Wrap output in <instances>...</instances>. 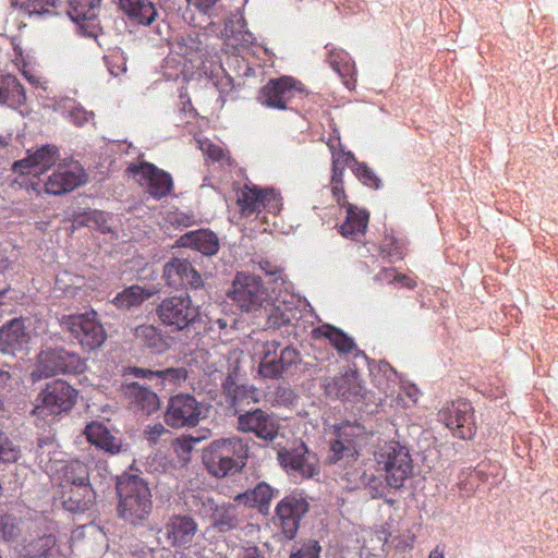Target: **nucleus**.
<instances>
[{
  "label": "nucleus",
  "mask_w": 558,
  "mask_h": 558,
  "mask_svg": "<svg viewBox=\"0 0 558 558\" xmlns=\"http://www.w3.org/2000/svg\"><path fill=\"white\" fill-rule=\"evenodd\" d=\"M116 489L119 518L134 526L144 525L153 509L147 481L138 474L123 473L117 477Z\"/></svg>",
  "instance_id": "nucleus-1"
},
{
  "label": "nucleus",
  "mask_w": 558,
  "mask_h": 558,
  "mask_svg": "<svg viewBox=\"0 0 558 558\" xmlns=\"http://www.w3.org/2000/svg\"><path fill=\"white\" fill-rule=\"evenodd\" d=\"M248 445L239 436L219 438L203 449L202 462L208 473L225 478L240 473L246 464Z\"/></svg>",
  "instance_id": "nucleus-2"
},
{
  "label": "nucleus",
  "mask_w": 558,
  "mask_h": 558,
  "mask_svg": "<svg viewBox=\"0 0 558 558\" xmlns=\"http://www.w3.org/2000/svg\"><path fill=\"white\" fill-rule=\"evenodd\" d=\"M60 324L84 349L93 351L106 340V331L93 310L85 313L62 315Z\"/></svg>",
  "instance_id": "nucleus-3"
},
{
  "label": "nucleus",
  "mask_w": 558,
  "mask_h": 558,
  "mask_svg": "<svg viewBox=\"0 0 558 558\" xmlns=\"http://www.w3.org/2000/svg\"><path fill=\"white\" fill-rule=\"evenodd\" d=\"M376 463L385 472L387 485L401 488L412 475V459L407 448L398 444H389L376 454Z\"/></svg>",
  "instance_id": "nucleus-4"
},
{
  "label": "nucleus",
  "mask_w": 558,
  "mask_h": 558,
  "mask_svg": "<svg viewBox=\"0 0 558 558\" xmlns=\"http://www.w3.org/2000/svg\"><path fill=\"white\" fill-rule=\"evenodd\" d=\"M235 416L239 432L253 434L266 445L274 442L281 429L279 417L259 408L244 412L235 410Z\"/></svg>",
  "instance_id": "nucleus-5"
},
{
  "label": "nucleus",
  "mask_w": 558,
  "mask_h": 558,
  "mask_svg": "<svg viewBox=\"0 0 558 558\" xmlns=\"http://www.w3.org/2000/svg\"><path fill=\"white\" fill-rule=\"evenodd\" d=\"M209 404L198 402L191 395H177L169 399L165 422L171 427H193L207 416Z\"/></svg>",
  "instance_id": "nucleus-6"
},
{
  "label": "nucleus",
  "mask_w": 558,
  "mask_h": 558,
  "mask_svg": "<svg viewBox=\"0 0 558 558\" xmlns=\"http://www.w3.org/2000/svg\"><path fill=\"white\" fill-rule=\"evenodd\" d=\"M85 364L77 354L63 349L44 351L38 355L36 369L32 373L34 379L51 377L59 374L82 373Z\"/></svg>",
  "instance_id": "nucleus-7"
},
{
  "label": "nucleus",
  "mask_w": 558,
  "mask_h": 558,
  "mask_svg": "<svg viewBox=\"0 0 558 558\" xmlns=\"http://www.w3.org/2000/svg\"><path fill=\"white\" fill-rule=\"evenodd\" d=\"M156 314L163 325L183 330L194 323L198 311L192 304L190 295L184 293L163 299L156 308Z\"/></svg>",
  "instance_id": "nucleus-8"
},
{
  "label": "nucleus",
  "mask_w": 558,
  "mask_h": 558,
  "mask_svg": "<svg viewBox=\"0 0 558 558\" xmlns=\"http://www.w3.org/2000/svg\"><path fill=\"white\" fill-rule=\"evenodd\" d=\"M228 296L243 311L250 312L262 307L268 292L259 277L241 272L234 278Z\"/></svg>",
  "instance_id": "nucleus-9"
},
{
  "label": "nucleus",
  "mask_w": 558,
  "mask_h": 558,
  "mask_svg": "<svg viewBox=\"0 0 558 558\" xmlns=\"http://www.w3.org/2000/svg\"><path fill=\"white\" fill-rule=\"evenodd\" d=\"M133 174L141 186L155 198H161L170 194L173 183L172 178L166 171L155 165L142 161L138 165L131 163L126 170Z\"/></svg>",
  "instance_id": "nucleus-10"
},
{
  "label": "nucleus",
  "mask_w": 558,
  "mask_h": 558,
  "mask_svg": "<svg viewBox=\"0 0 558 558\" xmlns=\"http://www.w3.org/2000/svg\"><path fill=\"white\" fill-rule=\"evenodd\" d=\"M301 83L290 76L270 80L262 87L259 100L263 105L280 110L289 109L293 98L303 94Z\"/></svg>",
  "instance_id": "nucleus-11"
},
{
  "label": "nucleus",
  "mask_w": 558,
  "mask_h": 558,
  "mask_svg": "<svg viewBox=\"0 0 558 558\" xmlns=\"http://www.w3.org/2000/svg\"><path fill=\"white\" fill-rule=\"evenodd\" d=\"M277 458L284 470L303 478H312L318 473V459L304 442L289 449L281 448Z\"/></svg>",
  "instance_id": "nucleus-12"
},
{
  "label": "nucleus",
  "mask_w": 558,
  "mask_h": 558,
  "mask_svg": "<svg viewBox=\"0 0 558 558\" xmlns=\"http://www.w3.org/2000/svg\"><path fill=\"white\" fill-rule=\"evenodd\" d=\"M439 420L461 439H471L474 434L473 409L470 402L458 400L438 413Z\"/></svg>",
  "instance_id": "nucleus-13"
},
{
  "label": "nucleus",
  "mask_w": 558,
  "mask_h": 558,
  "mask_svg": "<svg viewBox=\"0 0 558 558\" xmlns=\"http://www.w3.org/2000/svg\"><path fill=\"white\" fill-rule=\"evenodd\" d=\"M77 392L68 383L54 380L49 383L40 395L41 404L35 411H45L48 414H60L72 409L76 401Z\"/></svg>",
  "instance_id": "nucleus-14"
},
{
  "label": "nucleus",
  "mask_w": 558,
  "mask_h": 558,
  "mask_svg": "<svg viewBox=\"0 0 558 558\" xmlns=\"http://www.w3.org/2000/svg\"><path fill=\"white\" fill-rule=\"evenodd\" d=\"M197 531L198 525L192 517L173 514L157 533L163 535L169 546L189 547Z\"/></svg>",
  "instance_id": "nucleus-15"
},
{
  "label": "nucleus",
  "mask_w": 558,
  "mask_h": 558,
  "mask_svg": "<svg viewBox=\"0 0 558 558\" xmlns=\"http://www.w3.org/2000/svg\"><path fill=\"white\" fill-rule=\"evenodd\" d=\"M163 279L171 288L199 289L204 286L202 275L185 258H172L163 266Z\"/></svg>",
  "instance_id": "nucleus-16"
},
{
  "label": "nucleus",
  "mask_w": 558,
  "mask_h": 558,
  "mask_svg": "<svg viewBox=\"0 0 558 558\" xmlns=\"http://www.w3.org/2000/svg\"><path fill=\"white\" fill-rule=\"evenodd\" d=\"M85 182V173L76 162L71 165H59L45 183V191L48 194L61 195L69 193Z\"/></svg>",
  "instance_id": "nucleus-17"
},
{
  "label": "nucleus",
  "mask_w": 558,
  "mask_h": 558,
  "mask_svg": "<svg viewBox=\"0 0 558 558\" xmlns=\"http://www.w3.org/2000/svg\"><path fill=\"white\" fill-rule=\"evenodd\" d=\"M325 392L330 397L356 403L364 399L365 389L359 380L355 371H350L335 377L325 384Z\"/></svg>",
  "instance_id": "nucleus-18"
},
{
  "label": "nucleus",
  "mask_w": 558,
  "mask_h": 558,
  "mask_svg": "<svg viewBox=\"0 0 558 558\" xmlns=\"http://www.w3.org/2000/svg\"><path fill=\"white\" fill-rule=\"evenodd\" d=\"M308 511V504L303 498L286 497L276 508L282 533L288 539L294 537L301 518Z\"/></svg>",
  "instance_id": "nucleus-19"
},
{
  "label": "nucleus",
  "mask_w": 558,
  "mask_h": 558,
  "mask_svg": "<svg viewBox=\"0 0 558 558\" xmlns=\"http://www.w3.org/2000/svg\"><path fill=\"white\" fill-rule=\"evenodd\" d=\"M31 333L25 320L14 318L0 328V352L15 355L26 349Z\"/></svg>",
  "instance_id": "nucleus-20"
},
{
  "label": "nucleus",
  "mask_w": 558,
  "mask_h": 558,
  "mask_svg": "<svg viewBox=\"0 0 558 558\" xmlns=\"http://www.w3.org/2000/svg\"><path fill=\"white\" fill-rule=\"evenodd\" d=\"M301 363L300 352L292 345L284 347L271 361L258 365V374L264 378L279 379L290 374Z\"/></svg>",
  "instance_id": "nucleus-21"
},
{
  "label": "nucleus",
  "mask_w": 558,
  "mask_h": 558,
  "mask_svg": "<svg viewBox=\"0 0 558 558\" xmlns=\"http://www.w3.org/2000/svg\"><path fill=\"white\" fill-rule=\"evenodd\" d=\"M57 160L58 148L52 145H47L36 150L33 155L15 161L13 169L16 172L20 171L24 173L26 171L37 177L54 166Z\"/></svg>",
  "instance_id": "nucleus-22"
},
{
  "label": "nucleus",
  "mask_w": 558,
  "mask_h": 558,
  "mask_svg": "<svg viewBox=\"0 0 558 558\" xmlns=\"http://www.w3.org/2000/svg\"><path fill=\"white\" fill-rule=\"evenodd\" d=\"M136 377L148 379L155 388L172 389L187 378L184 367H168L163 369L140 368L133 369Z\"/></svg>",
  "instance_id": "nucleus-23"
},
{
  "label": "nucleus",
  "mask_w": 558,
  "mask_h": 558,
  "mask_svg": "<svg viewBox=\"0 0 558 558\" xmlns=\"http://www.w3.org/2000/svg\"><path fill=\"white\" fill-rule=\"evenodd\" d=\"M62 505L70 512H83L92 508L96 500V492L90 485H78L62 488Z\"/></svg>",
  "instance_id": "nucleus-24"
},
{
  "label": "nucleus",
  "mask_w": 558,
  "mask_h": 558,
  "mask_svg": "<svg viewBox=\"0 0 558 558\" xmlns=\"http://www.w3.org/2000/svg\"><path fill=\"white\" fill-rule=\"evenodd\" d=\"M123 391L135 410L141 411L144 415L153 414L160 407L157 393L138 383H130L125 385L123 387Z\"/></svg>",
  "instance_id": "nucleus-25"
},
{
  "label": "nucleus",
  "mask_w": 558,
  "mask_h": 558,
  "mask_svg": "<svg viewBox=\"0 0 558 558\" xmlns=\"http://www.w3.org/2000/svg\"><path fill=\"white\" fill-rule=\"evenodd\" d=\"M270 202H275L272 191L260 190L257 187L244 186L239 193L238 204L241 214L244 216L259 211L262 208L269 206Z\"/></svg>",
  "instance_id": "nucleus-26"
},
{
  "label": "nucleus",
  "mask_w": 558,
  "mask_h": 558,
  "mask_svg": "<svg viewBox=\"0 0 558 558\" xmlns=\"http://www.w3.org/2000/svg\"><path fill=\"white\" fill-rule=\"evenodd\" d=\"M178 242L181 246L192 247L208 256L216 254L219 248L217 235L213 231L205 229L187 232Z\"/></svg>",
  "instance_id": "nucleus-27"
},
{
  "label": "nucleus",
  "mask_w": 558,
  "mask_h": 558,
  "mask_svg": "<svg viewBox=\"0 0 558 558\" xmlns=\"http://www.w3.org/2000/svg\"><path fill=\"white\" fill-rule=\"evenodd\" d=\"M119 9L137 24L149 25L155 21L157 12L146 0H119Z\"/></svg>",
  "instance_id": "nucleus-28"
},
{
  "label": "nucleus",
  "mask_w": 558,
  "mask_h": 558,
  "mask_svg": "<svg viewBox=\"0 0 558 558\" xmlns=\"http://www.w3.org/2000/svg\"><path fill=\"white\" fill-rule=\"evenodd\" d=\"M347 219L340 227V232L343 236L363 235L368 226V211L353 204H345Z\"/></svg>",
  "instance_id": "nucleus-29"
},
{
  "label": "nucleus",
  "mask_w": 558,
  "mask_h": 558,
  "mask_svg": "<svg viewBox=\"0 0 558 558\" xmlns=\"http://www.w3.org/2000/svg\"><path fill=\"white\" fill-rule=\"evenodd\" d=\"M271 497L272 488L267 483L260 482L255 488L236 495L234 501L248 508H258L262 513H266Z\"/></svg>",
  "instance_id": "nucleus-30"
},
{
  "label": "nucleus",
  "mask_w": 558,
  "mask_h": 558,
  "mask_svg": "<svg viewBox=\"0 0 558 558\" xmlns=\"http://www.w3.org/2000/svg\"><path fill=\"white\" fill-rule=\"evenodd\" d=\"M26 101L25 90L19 80L13 75L2 77L0 82V104L10 107H20Z\"/></svg>",
  "instance_id": "nucleus-31"
},
{
  "label": "nucleus",
  "mask_w": 558,
  "mask_h": 558,
  "mask_svg": "<svg viewBox=\"0 0 558 558\" xmlns=\"http://www.w3.org/2000/svg\"><path fill=\"white\" fill-rule=\"evenodd\" d=\"M85 434L88 441L108 452L114 453L120 450V442L110 432L99 423H92L86 426Z\"/></svg>",
  "instance_id": "nucleus-32"
},
{
  "label": "nucleus",
  "mask_w": 558,
  "mask_h": 558,
  "mask_svg": "<svg viewBox=\"0 0 558 558\" xmlns=\"http://www.w3.org/2000/svg\"><path fill=\"white\" fill-rule=\"evenodd\" d=\"M61 487L90 485L88 466L78 460L69 462L62 469Z\"/></svg>",
  "instance_id": "nucleus-33"
},
{
  "label": "nucleus",
  "mask_w": 558,
  "mask_h": 558,
  "mask_svg": "<svg viewBox=\"0 0 558 558\" xmlns=\"http://www.w3.org/2000/svg\"><path fill=\"white\" fill-rule=\"evenodd\" d=\"M101 0H70L68 15L75 23L94 21L100 10Z\"/></svg>",
  "instance_id": "nucleus-34"
},
{
  "label": "nucleus",
  "mask_w": 558,
  "mask_h": 558,
  "mask_svg": "<svg viewBox=\"0 0 558 558\" xmlns=\"http://www.w3.org/2000/svg\"><path fill=\"white\" fill-rule=\"evenodd\" d=\"M154 294L155 292L153 290H148L140 286H132L119 293L114 298L113 302L119 308L128 310L141 305Z\"/></svg>",
  "instance_id": "nucleus-35"
},
{
  "label": "nucleus",
  "mask_w": 558,
  "mask_h": 558,
  "mask_svg": "<svg viewBox=\"0 0 558 558\" xmlns=\"http://www.w3.org/2000/svg\"><path fill=\"white\" fill-rule=\"evenodd\" d=\"M74 223L81 227L99 230L102 233L111 231V228L108 225V214L96 209L77 215L74 218Z\"/></svg>",
  "instance_id": "nucleus-36"
},
{
  "label": "nucleus",
  "mask_w": 558,
  "mask_h": 558,
  "mask_svg": "<svg viewBox=\"0 0 558 558\" xmlns=\"http://www.w3.org/2000/svg\"><path fill=\"white\" fill-rule=\"evenodd\" d=\"M322 332L324 337H326L330 341V343L338 350L339 353H351L356 347L352 338H350L342 330L333 326H323Z\"/></svg>",
  "instance_id": "nucleus-37"
},
{
  "label": "nucleus",
  "mask_w": 558,
  "mask_h": 558,
  "mask_svg": "<svg viewBox=\"0 0 558 558\" xmlns=\"http://www.w3.org/2000/svg\"><path fill=\"white\" fill-rule=\"evenodd\" d=\"M135 337L144 343V345L156 351H162L166 343L153 325H142L135 328Z\"/></svg>",
  "instance_id": "nucleus-38"
},
{
  "label": "nucleus",
  "mask_w": 558,
  "mask_h": 558,
  "mask_svg": "<svg viewBox=\"0 0 558 558\" xmlns=\"http://www.w3.org/2000/svg\"><path fill=\"white\" fill-rule=\"evenodd\" d=\"M54 545L56 537L52 534L43 535L28 543L26 554L31 558H46Z\"/></svg>",
  "instance_id": "nucleus-39"
},
{
  "label": "nucleus",
  "mask_w": 558,
  "mask_h": 558,
  "mask_svg": "<svg viewBox=\"0 0 558 558\" xmlns=\"http://www.w3.org/2000/svg\"><path fill=\"white\" fill-rule=\"evenodd\" d=\"M239 525V520L234 513L233 508H221L217 511L215 517L214 526L220 532H227L235 529Z\"/></svg>",
  "instance_id": "nucleus-40"
},
{
  "label": "nucleus",
  "mask_w": 558,
  "mask_h": 558,
  "mask_svg": "<svg viewBox=\"0 0 558 558\" xmlns=\"http://www.w3.org/2000/svg\"><path fill=\"white\" fill-rule=\"evenodd\" d=\"M330 452L328 459L331 463H336L344 457H352L355 448L348 439H337L330 444Z\"/></svg>",
  "instance_id": "nucleus-41"
},
{
  "label": "nucleus",
  "mask_w": 558,
  "mask_h": 558,
  "mask_svg": "<svg viewBox=\"0 0 558 558\" xmlns=\"http://www.w3.org/2000/svg\"><path fill=\"white\" fill-rule=\"evenodd\" d=\"M320 546L317 541L308 539L293 547L290 558H319Z\"/></svg>",
  "instance_id": "nucleus-42"
},
{
  "label": "nucleus",
  "mask_w": 558,
  "mask_h": 558,
  "mask_svg": "<svg viewBox=\"0 0 558 558\" xmlns=\"http://www.w3.org/2000/svg\"><path fill=\"white\" fill-rule=\"evenodd\" d=\"M347 59L348 54L344 51H331L329 54V63L340 76L349 75L353 70V64Z\"/></svg>",
  "instance_id": "nucleus-43"
},
{
  "label": "nucleus",
  "mask_w": 558,
  "mask_h": 558,
  "mask_svg": "<svg viewBox=\"0 0 558 558\" xmlns=\"http://www.w3.org/2000/svg\"><path fill=\"white\" fill-rule=\"evenodd\" d=\"M332 175H331V183L332 184H341L342 183V175L344 166L351 161L354 160V156L350 153L348 154H333L332 155Z\"/></svg>",
  "instance_id": "nucleus-44"
},
{
  "label": "nucleus",
  "mask_w": 558,
  "mask_h": 558,
  "mask_svg": "<svg viewBox=\"0 0 558 558\" xmlns=\"http://www.w3.org/2000/svg\"><path fill=\"white\" fill-rule=\"evenodd\" d=\"M19 535V527L15 518L9 514L0 513V538L11 541Z\"/></svg>",
  "instance_id": "nucleus-45"
},
{
  "label": "nucleus",
  "mask_w": 558,
  "mask_h": 558,
  "mask_svg": "<svg viewBox=\"0 0 558 558\" xmlns=\"http://www.w3.org/2000/svg\"><path fill=\"white\" fill-rule=\"evenodd\" d=\"M20 458V449L5 435L3 441L0 442V461L4 463H13Z\"/></svg>",
  "instance_id": "nucleus-46"
},
{
  "label": "nucleus",
  "mask_w": 558,
  "mask_h": 558,
  "mask_svg": "<svg viewBox=\"0 0 558 558\" xmlns=\"http://www.w3.org/2000/svg\"><path fill=\"white\" fill-rule=\"evenodd\" d=\"M354 172L364 184L374 189H378L380 186V180L366 165L357 163Z\"/></svg>",
  "instance_id": "nucleus-47"
},
{
  "label": "nucleus",
  "mask_w": 558,
  "mask_h": 558,
  "mask_svg": "<svg viewBox=\"0 0 558 558\" xmlns=\"http://www.w3.org/2000/svg\"><path fill=\"white\" fill-rule=\"evenodd\" d=\"M363 477L365 482V488L368 490V494L372 498H378L385 494L386 486L379 478L373 474H364Z\"/></svg>",
  "instance_id": "nucleus-48"
},
{
  "label": "nucleus",
  "mask_w": 558,
  "mask_h": 558,
  "mask_svg": "<svg viewBox=\"0 0 558 558\" xmlns=\"http://www.w3.org/2000/svg\"><path fill=\"white\" fill-rule=\"evenodd\" d=\"M280 349V342L277 340L266 341L263 343L262 359L259 363H264L265 361H271L278 354V350Z\"/></svg>",
  "instance_id": "nucleus-49"
},
{
  "label": "nucleus",
  "mask_w": 558,
  "mask_h": 558,
  "mask_svg": "<svg viewBox=\"0 0 558 558\" xmlns=\"http://www.w3.org/2000/svg\"><path fill=\"white\" fill-rule=\"evenodd\" d=\"M166 433H168V430L160 423H157V424H154V425H149V426H147V428L145 430L146 438L151 444H157L158 440L160 439V437L162 435H165Z\"/></svg>",
  "instance_id": "nucleus-50"
},
{
  "label": "nucleus",
  "mask_w": 558,
  "mask_h": 558,
  "mask_svg": "<svg viewBox=\"0 0 558 558\" xmlns=\"http://www.w3.org/2000/svg\"><path fill=\"white\" fill-rule=\"evenodd\" d=\"M275 396L281 403H292L295 395L293 390L288 386H279L276 388Z\"/></svg>",
  "instance_id": "nucleus-51"
},
{
  "label": "nucleus",
  "mask_w": 558,
  "mask_h": 558,
  "mask_svg": "<svg viewBox=\"0 0 558 558\" xmlns=\"http://www.w3.org/2000/svg\"><path fill=\"white\" fill-rule=\"evenodd\" d=\"M258 266L259 268L268 276H276L275 280L278 279L280 272H281V269L279 267H277L276 265H272L270 262L268 260H260L258 263Z\"/></svg>",
  "instance_id": "nucleus-52"
},
{
  "label": "nucleus",
  "mask_w": 558,
  "mask_h": 558,
  "mask_svg": "<svg viewBox=\"0 0 558 558\" xmlns=\"http://www.w3.org/2000/svg\"><path fill=\"white\" fill-rule=\"evenodd\" d=\"M241 558H264V556L256 546H248L243 548Z\"/></svg>",
  "instance_id": "nucleus-53"
},
{
  "label": "nucleus",
  "mask_w": 558,
  "mask_h": 558,
  "mask_svg": "<svg viewBox=\"0 0 558 558\" xmlns=\"http://www.w3.org/2000/svg\"><path fill=\"white\" fill-rule=\"evenodd\" d=\"M332 195L336 198L337 203L341 206L345 207L347 203H342L345 198V193L342 186L340 184H333L331 189Z\"/></svg>",
  "instance_id": "nucleus-54"
},
{
  "label": "nucleus",
  "mask_w": 558,
  "mask_h": 558,
  "mask_svg": "<svg viewBox=\"0 0 558 558\" xmlns=\"http://www.w3.org/2000/svg\"><path fill=\"white\" fill-rule=\"evenodd\" d=\"M206 153L214 160H220L223 157V150L220 147L211 144L207 146Z\"/></svg>",
  "instance_id": "nucleus-55"
},
{
  "label": "nucleus",
  "mask_w": 558,
  "mask_h": 558,
  "mask_svg": "<svg viewBox=\"0 0 558 558\" xmlns=\"http://www.w3.org/2000/svg\"><path fill=\"white\" fill-rule=\"evenodd\" d=\"M207 436L206 435H203V436H189L186 438H184V446L186 447L187 450H191L193 445L201 441L202 439H205Z\"/></svg>",
  "instance_id": "nucleus-56"
},
{
  "label": "nucleus",
  "mask_w": 558,
  "mask_h": 558,
  "mask_svg": "<svg viewBox=\"0 0 558 558\" xmlns=\"http://www.w3.org/2000/svg\"><path fill=\"white\" fill-rule=\"evenodd\" d=\"M392 281L403 282L405 287L413 289L415 287V282L408 278L405 275H395Z\"/></svg>",
  "instance_id": "nucleus-57"
},
{
  "label": "nucleus",
  "mask_w": 558,
  "mask_h": 558,
  "mask_svg": "<svg viewBox=\"0 0 558 558\" xmlns=\"http://www.w3.org/2000/svg\"><path fill=\"white\" fill-rule=\"evenodd\" d=\"M72 118L74 119L75 123L77 124H82V120L86 121V113L83 112V111H73L72 112Z\"/></svg>",
  "instance_id": "nucleus-58"
},
{
  "label": "nucleus",
  "mask_w": 558,
  "mask_h": 558,
  "mask_svg": "<svg viewBox=\"0 0 558 558\" xmlns=\"http://www.w3.org/2000/svg\"><path fill=\"white\" fill-rule=\"evenodd\" d=\"M33 12L37 14H46L49 13L50 11L48 9H45L39 2H34Z\"/></svg>",
  "instance_id": "nucleus-59"
},
{
  "label": "nucleus",
  "mask_w": 558,
  "mask_h": 558,
  "mask_svg": "<svg viewBox=\"0 0 558 558\" xmlns=\"http://www.w3.org/2000/svg\"><path fill=\"white\" fill-rule=\"evenodd\" d=\"M393 269H383L377 276H376V279L377 280H385V279H388L391 274H392Z\"/></svg>",
  "instance_id": "nucleus-60"
},
{
  "label": "nucleus",
  "mask_w": 558,
  "mask_h": 558,
  "mask_svg": "<svg viewBox=\"0 0 558 558\" xmlns=\"http://www.w3.org/2000/svg\"><path fill=\"white\" fill-rule=\"evenodd\" d=\"M217 326L219 329H225L228 326V320L225 318H218L213 322V327Z\"/></svg>",
  "instance_id": "nucleus-61"
},
{
  "label": "nucleus",
  "mask_w": 558,
  "mask_h": 558,
  "mask_svg": "<svg viewBox=\"0 0 558 558\" xmlns=\"http://www.w3.org/2000/svg\"><path fill=\"white\" fill-rule=\"evenodd\" d=\"M197 4L204 9H208L214 5L218 0H196Z\"/></svg>",
  "instance_id": "nucleus-62"
},
{
  "label": "nucleus",
  "mask_w": 558,
  "mask_h": 558,
  "mask_svg": "<svg viewBox=\"0 0 558 558\" xmlns=\"http://www.w3.org/2000/svg\"><path fill=\"white\" fill-rule=\"evenodd\" d=\"M53 444V440L52 438L50 437H47V438H39L38 439V447L39 448H44L45 446H48V445H52Z\"/></svg>",
  "instance_id": "nucleus-63"
},
{
  "label": "nucleus",
  "mask_w": 558,
  "mask_h": 558,
  "mask_svg": "<svg viewBox=\"0 0 558 558\" xmlns=\"http://www.w3.org/2000/svg\"><path fill=\"white\" fill-rule=\"evenodd\" d=\"M429 558H444V554L436 548L429 554Z\"/></svg>",
  "instance_id": "nucleus-64"
}]
</instances>
